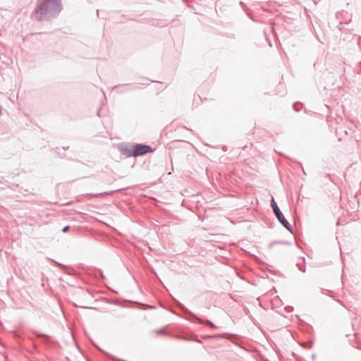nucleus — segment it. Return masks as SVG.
Masks as SVG:
<instances>
[{
  "label": "nucleus",
  "mask_w": 361,
  "mask_h": 361,
  "mask_svg": "<svg viewBox=\"0 0 361 361\" xmlns=\"http://www.w3.org/2000/svg\"><path fill=\"white\" fill-rule=\"evenodd\" d=\"M271 207L273 208L274 213H277L278 212L280 211L274 198L271 199Z\"/></svg>",
  "instance_id": "obj_3"
},
{
  "label": "nucleus",
  "mask_w": 361,
  "mask_h": 361,
  "mask_svg": "<svg viewBox=\"0 0 361 361\" xmlns=\"http://www.w3.org/2000/svg\"><path fill=\"white\" fill-rule=\"evenodd\" d=\"M278 220L286 228L289 229V223L286 220L283 214L281 211L275 213Z\"/></svg>",
  "instance_id": "obj_2"
},
{
  "label": "nucleus",
  "mask_w": 361,
  "mask_h": 361,
  "mask_svg": "<svg viewBox=\"0 0 361 361\" xmlns=\"http://www.w3.org/2000/svg\"><path fill=\"white\" fill-rule=\"evenodd\" d=\"M128 156L137 157L144 155L149 152H152V149L149 145L137 144L134 146H132L131 148L128 150Z\"/></svg>",
  "instance_id": "obj_1"
},
{
  "label": "nucleus",
  "mask_w": 361,
  "mask_h": 361,
  "mask_svg": "<svg viewBox=\"0 0 361 361\" xmlns=\"http://www.w3.org/2000/svg\"><path fill=\"white\" fill-rule=\"evenodd\" d=\"M69 229V226H66V227L63 228V232H67Z\"/></svg>",
  "instance_id": "obj_4"
}]
</instances>
